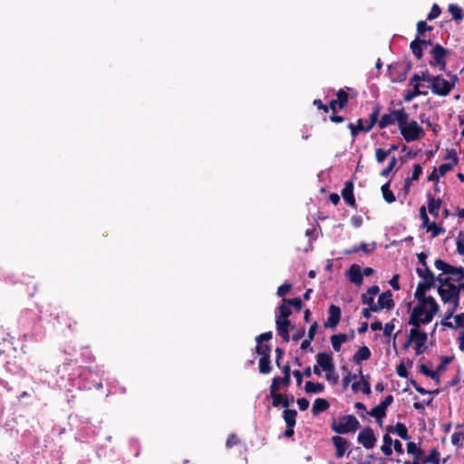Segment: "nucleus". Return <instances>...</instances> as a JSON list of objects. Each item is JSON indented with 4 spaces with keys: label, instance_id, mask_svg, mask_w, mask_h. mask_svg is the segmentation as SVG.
<instances>
[{
    "label": "nucleus",
    "instance_id": "obj_1",
    "mask_svg": "<svg viewBox=\"0 0 464 464\" xmlns=\"http://www.w3.org/2000/svg\"><path fill=\"white\" fill-rule=\"evenodd\" d=\"M436 269L441 271L437 276L439 282L438 293L443 303H452L451 311H457L459 306V294L464 291V268L451 266L441 259L434 262Z\"/></svg>",
    "mask_w": 464,
    "mask_h": 464
},
{
    "label": "nucleus",
    "instance_id": "obj_2",
    "mask_svg": "<svg viewBox=\"0 0 464 464\" xmlns=\"http://www.w3.org/2000/svg\"><path fill=\"white\" fill-rule=\"evenodd\" d=\"M431 287L419 283L414 294L418 301L417 305L412 309L409 324L415 327L430 323L439 311V304L434 297L426 295V292Z\"/></svg>",
    "mask_w": 464,
    "mask_h": 464
},
{
    "label": "nucleus",
    "instance_id": "obj_3",
    "mask_svg": "<svg viewBox=\"0 0 464 464\" xmlns=\"http://www.w3.org/2000/svg\"><path fill=\"white\" fill-rule=\"evenodd\" d=\"M449 79H445L442 75H434L432 82L427 87L431 92L438 96H447L455 87L459 78L456 74L447 72Z\"/></svg>",
    "mask_w": 464,
    "mask_h": 464
},
{
    "label": "nucleus",
    "instance_id": "obj_4",
    "mask_svg": "<svg viewBox=\"0 0 464 464\" xmlns=\"http://www.w3.org/2000/svg\"><path fill=\"white\" fill-rule=\"evenodd\" d=\"M360 428V422L353 415H345L339 419L338 422L334 420L331 429L338 434L354 432Z\"/></svg>",
    "mask_w": 464,
    "mask_h": 464
},
{
    "label": "nucleus",
    "instance_id": "obj_5",
    "mask_svg": "<svg viewBox=\"0 0 464 464\" xmlns=\"http://www.w3.org/2000/svg\"><path fill=\"white\" fill-rule=\"evenodd\" d=\"M401 136L407 142L418 140L424 135L423 128L414 120L404 121L399 129Z\"/></svg>",
    "mask_w": 464,
    "mask_h": 464
},
{
    "label": "nucleus",
    "instance_id": "obj_6",
    "mask_svg": "<svg viewBox=\"0 0 464 464\" xmlns=\"http://www.w3.org/2000/svg\"><path fill=\"white\" fill-rule=\"evenodd\" d=\"M409 119L410 115L404 109L392 110L389 113H385L381 117L378 121V126L380 129H385L388 126L397 123L398 129H400V125L403 124L404 121Z\"/></svg>",
    "mask_w": 464,
    "mask_h": 464
},
{
    "label": "nucleus",
    "instance_id": "obj_7",
    "mask_svg": "<svg viewBox=\"0 0 464 464\" xmlns=\"http://www.w3.org/2000/svg\"><path fill=\"white\" fill-rule=\"evenodd\" d=\"M447 305L441 324L450 329L464 328V312L454 316L456 311H451L453 306L452 303H443Z\"/></svg>",
    "mask_w": 464,
    "mask_h": 464
},
{
    "label": "nucleus",
    "instance_id": "obj_8",
    "mask_svg": "<svg viewBox=\"0 0 464 464\" xmlns=\"http://www.w3.org/2000/svg\"><path fill=\"white\" fill-rule=\"evenodd\" d=\"M449 51L441 46L440 44H436L430 51V54L433 58L432 61L430 62V66H438L440 71H445L446 69V56Z\"/></svg>",
    "mask_w": 464,
    "mask_h": 464
},
{
    "label": "nucleus",
    "instance_id": "obj_9",
    "mask_svg": "<svg viewBox=\"0 0 464 464\" xmlns=\"http://www.w3.org/2000/svg\"><path fill=\"white\" fill-rule=\"evenodd\" d=\"M103 371H102L98 366L92 368H89L88 370L84 371L82 374L83 377L87 379H91L90 385H85L84 388L92 389L96 388L100 389L102 387V376Z\"/></svg>",
    "mask_w": 464,
    "mask_h": 464
},
{
    "label": "nucleus",
    "instance_id": "obj_10",
    "mask_svg": "<svg viewBox=\"0 0 464 464\" xmlns=\"http://www.w3.org/2000/svg\"><path fill=\"white\" fill-rule=\"evenodd\" d=\"M357 440L365 449L370 450L375 446L376 437L371 427L363 428L358 434Z\"/></svg>",
    "mask_w": 464,
    "mask_h": 464
},
{
    "label": "nucleus",
    "instance_id": "obj_11",
    "mask_svg": "<svg viewBox=\"0 0 464 464\" xmlns=\"http://www.w3.org/2000/svg\"><path fill=\"white\" fill-rule=\"evenodd\" d=\"M392 293L391 291H386L379 295L377 304H374L371 307L372 312H378L382 309H392L394 306V302L392 298Z\"/></svg>",
    "mask_w": 464,
    "mask_h": 464
},
{
    "label": "nucleus",
    "instance_id": "obj_12",
    "mask_svg": "<svg viewBox=\"0 0 464 464\" xmlns=\"http://www.w3.org/2000/svg\"><path fill=\"white\" fill-rule=\"evenodd\" d=\"M316 362L325 372H332L334 371L332 353H318L316 354Z\"/></svg>",
    "mask_w": 464,
    "mask_h": 464
},
{
    "label": "nucleus",
    "instance_id": "obj_13",
    "mask_svg": "<svg viewBox=\"0 0 464 464\" xmlns=\"http://www.w3.org/2000/svg\"><path fill=\"white\" fill-rule=\"evenodd\" d=\"M329 316L324 322V327L334 329L341 319V308L335 304H331L328 309Z\"/></svg>",
    "mask_w": 464,
    "mask_h": 464
},
{
    "label": "nucleus",
    "instance_id": "obj_14",
    "mask_svg": "<svg viewBox=\"0 0 464 464\" xmlns=\"http://www.w3.org/2000/svg\"><path fill=\"white\" fill-rule=\"evenodd\" d=\"M416 273L418 276L422 279V281L420 283L426 285L428 287H432L435 281H438L437 277H435L433 272L430 269L429 266L417 267Z\"/></svg>",
    "mask_w": 464,
    "mask_h": 464
},
{
    "label": "nucleus",
    "instance_id": "obj_15",
    "mask_svg": "<svg viewBox=\"0 0 464 464\" xmlns=\"http://www.w3.org/2000/svg\"><path fill=\"white\" fill-rule=\"evenodd\" d=\"M346 276L355 285H361L363 281V276L359 265L353 264L346 271Z\"/></svg>",
    "mask_w": 464,
    "mask_h": 464
},
{
    "label": "nucleus",
    "instance_id": "obj_16",
    "mask_svg": "<svg viewBox=\"0 0 464 464\" xmlns=\"http://www.w3.org/2000/svg\"><path fill=\"white\" fill-rule=\"evenodd\" d=\"M332 441L336 449L335 456L339 459L343 458L347 450L348 440L341 436H334Z\"/></svg>",
    "mask_w": 464,
    "mask_h": 464
},
{
    "label": "nucleus",
    "instance_id": "obj_17",
    "mask_svg": "<svg viewBox=\"0 0 464 464\" xmlns=\"http://www.w3.org/2000/svg\"><path fill=\"white\" fill-rule=\"evenodd\" d=\"M343 200L351 207H355V198L353 196V184L352 181H346L341 192Z\"/></svg>",
    "mask_w": 464,
    "mask_h": 464
},
{
    "label": "nucleus",
    "instance_id": "obj_18",
    "mask_svg": "<svg viewBox=\"0 0 464 464\" xmlns=\"http://www.w3.org/2000/svg\"><path fill=\"white\" fill-rule=\"evenodd\" d=\"M276 329L278 334L285 342H289L290 335L288 332V328L290 327L291 322L290 320H276Z\"/></svg>",
    "mask_w": 464,
    "mask_h": 464
},
{
    "label": "nucleus",
    "instance_id": "obj_19",
    "mask_svg": "<svg viewBox=\"0 0 464 464\" xmlns=\"http://www.w3.org/2000/svg\"><path fill=\"white\" fill-rule=\"evenodd\" d=\"M419 327L413 326L410 332V342L420 343V345H425L427 342V334L424 331L418 329Z\"/></svg>",
    "mask_w": 464,
    "mask_h": 464
},
{
    "label": "nucleus",
    "instance_id": "obj_20",
    "mask_svg": "<svg viewBox=\"0 0 464 464\" xmlns=\"http://www.w3.org/2000/svg\"><path fill=\"white\" fill-rule=\"evenodd\" d=\"M380 287L378 285H372L368 288L367 293L362 294L361 296V301L363 304H367L369 306L374 305L373 296L379 294Z\"/></svg>",
    "mask_w": 464,
    "mask_h": 464
},
{
    "label": "nucleus",
    "instance_id": "obj_21",
    "mask_svg": "<svg viewBox=\"0 0 464 464\" xmlns=\"http://www.w3.org/2000/svg\"><path fill=\"white\" fill-rule=\"evenodd\" d=\"M375 248H376V243L375 242L372 243V247L371 248H369V246H368V245L366 243L362 242L360 245L353 246L350 249L343 250V254L344 255H352V254L357 253L359 251H363L365 254H370L372 251H374Z\"/></svg>",
    "mask_w": 464,
    "mask_h": 464
},
{
    "label": "nucleus",
    "instance_id": "obj_22",
    "mask_svg": "<svg viewBox=\"0 0 464 464\" xmlns=\"http://www.w3.org/2000/svg\"><path fill=\"white\" fill-rule=\"evenodd\" d=\"M352 390L354 392H357L359 391H362V393L369 395L371 393V386L370 382L366 380H364L363 375H362L361 380L358 382H354L352 384Z\"/></svg>",
    "mask_w": 464,
    "mask_h": 464
},
{
    "label": "nucleus",
    "instance_id": "obj_23",
    "mask_svg": "<svg viewBox=\"0 0 464 464\" xmlns=\"http://www.w3.org/2000/svg\"><path fill=\"white\" fill-rule=\"evenodd\" d=\"M330 407V403L326 399L324 398H317L314 401L313 407H312V412L314 416H317L319 413L328 410Z\"/></svg>",
    "mask_w": 464,
    "mask_h": 464
},
{
    "label": "nucleus",
    "instance_id": "obj_24",
    "mask_svg": "<svg viewBox=\"0 0 464 464\" xmlns=\"http://www.w3.org/2000/svg\"><path fill=\"white\" fill-rule=\"evenodd\" d=\"M421 84H413L412 87L413 89L412 90H408L405 92L404 95H403V100L407 102H411L413 99H415L417 96H420V95H427L428 92H424V91H420V88Z\"/></svg>",
    "mask_w": 464,
    "mask_h": 464
},
{
    "label": "nucleus",
    "instance_id": "obj_25",
    "mask_svg": "<svg viewBox=\"0 0 464 464\" xmlns=\"http://www.w3.org/2000/svg\"><path fill=\"white\" fill-rule=\"evenodd\" d=\"M381 105L377 104L373 107L372 111L371 112L369 116V123L364 128V132H369L373 126L379 121L378 118L381 112Z\"/></svg>",
    "mask_w": 464,
    "mask_h": 464
},
{
    "label": "nucleus",
    "instance_id": "obj_26",
    "mask_svg": "<svg viewBox=\"0 0 464 464\" xmlns=\"http://www.w3.org/2000/svg\"><path fill=\"white\" fill-rule=\"evenodd\" d=\"M371 357V351L367 346L360 347L353 356L355 363H360L362 361H366Z\"/></svg>",
    "mask_w": 464,
    "mask_h": 464
},
{
    "label": "nucleus",
    "instance_id": "obj_27",
    "mask_svg": "<svg viewBox=\"0 0 464 464\" xmlns=\"http://www.w3.org/2000/svg\"><path fill=\"white\" fill-rule=\"evenodd\" d=\"M269 396L272 398V406L273 407H279L283 406L285 409H288L289 407V401L288 397L285 396L281 393H275V394H269Z\"/></svg>",
    "mask_w": 464,
    "mask_h": 464
},
{
    "label": "nucleus",
    "instance_id": "obj_28",
    "mask_svg": "<svg viewBox=\"0 0 464 464\" xmlns=\"http://www.w3.org/2000/svg\"><path fill=\"white\" fill-rule=\"evenodd\" d=\"M429 202H428V208L429 212L437 218L439 216V210L441 206V200L440 198L435 199L433 197H431L430 194L428 195Z\"/></svg>",
    "mask_w": 464,
    "mask_h": 464
},
{
    "label": "nucleus",
    "instance_id": "obj_29",
    "mask_svg": "<svg viewBox=\"0 0 464 464\" xmlns=\"http://www.w3.org/2000/svg\"><path fill=\"white\" fill-rule=\"evenodd\" d=\"M348 336L345 334H338L331 336V343L334 350L339 352L343 343L347 342Z\"/></svg>",
    "mask_w": 464,
    "mask_h": 464
},
{
    "label": "nucleus",
    "instance_id": "obj_30",
    "mask_svg": "<svg viewBox=\"0 0 464 464\" xmlns=\"http://www.w3.org/2000/svg\"><path fill=\"white\" fill-rule=\"evenodd\" d=\"M324 390V384L322 382H306L304 391L306 393H321Z\"/></svg>",
    "mask_w": 464,
    "mask_h": 464
},
{
    "label": "nucleus",
    "instance_id": "obj_31",
    "mask_svg": "<svg viewBox=\"0 0 464 464\" xmlns=\"http://www.w3.org/2000/svg\"><path fill=\"white\" fill-rule=\"evenodd\" d=\"M297 411L295 410L285 409L283 418L286 426H295Z\"/></svg>",
    "mask_w": 464,
    "mask_h": 464
},
{
    "label": "nucleus",
    "instance_id": "obj_32",
    "mask_svg": "<svg viewBox=\"0 0 464 464\" xmlns=\"http://www.w3.org/2000/svg\"><path fill=\"white\" fill-rule=\"evenodd\" d=\"M394 441L392 440V437L386 433L383 435V444L381 447V450L382 453L386 456H391L392 454V445Z\"/></svg>",
    "mask_w": 464,
    "mask_h": 464
},
{
    "label": "nucleus",
    "instance_id": "obj_33",
    "mask_svg": "<svg viewBox=\"0 0 464 464\" xmlns=\"http://www.w3.org/2000/svg\"><path fill=\"white\" fill-rule=\"evenodd\" d=\"M368 415L376 419L379 425H382V419L386 416V412L379 406L376 405L371 411H366Z\"/></svg>",
    "mask_w": 464,
    "mask_h": 464
},
{
    "label": "nucleus",
    "instance_id": "obj_34",
    "mask_svg": "<svg viewBox=\"0 0 464 464\" xmlns=\"http://www.w3.org/2000/svg\"><path fill=\"white\" fill-rule=\"evenodd\" d=\"M258 368H259L260 373H263V374L269 373L272 370L270 357H266V356L261 357L259 359Z\"/></svg>",
    "mask_w": 464,
    "mask_h": 464
},
{
    "label": "nucleus",
    "instance_id": "obj_35",
    "mask_svg": "<svg viewBox=\"0 0 464 464\" xmlns=\"http://www.w3.org/2000/svg\"><path fill=\"white\" fill-rule=\"evenodd\" d=\"M382 197L384 198V200L387 202V203H392L395 201V196L393 194V192L390 189V182H386L385 184H383L382 186Z\"/></svg>",
    "mask_w": 464,
    "mask_h": 464
},
{
    "label": "nucleus",
    "instance_id": "obj_36",
    "mask_svg": "<svg viewBox=\"0 0 464 464\" xmlns=\"http://www.w3.org/2000/svg\"><path fill=\"white\" fill-rule=\"evenodd\" d=\"M440 464V452L436 449H432L430 454L425 457L420 464Z\"/></svg>",
    "mask_w": 464,
    "mask_h": 464
},
{
    "label": "nucleus",
    "instance_id": "obj_37",
    "mask_svg": "<svg viewBox=\"0 0 464 464\" xmlns=\"http://www.w3.org/2000/svg\"><path fill=\"white\" fill-rule=\"evenodd\" d=\"M410 48L413 55L418 59H421L423 56V47L419 44V38L411 41Z\"/></svg>",
    "mask_w": 464,
    "mask_h": 464
},
{
    "label": "nucleus",
    "instance_id": "obj_38",
    "mask_svg": "<svg viewBox=\"0 0 464 464\" xmlns=\"http://www.w3.org/2000/svg\"><path fill=\"white\" fill-rule=\"evenodd\" d=\"M287 303H284L278 307L279 314L276 315V320H289L288 317L291 314V309L288 305H286Z\"/></svg>",
    "mask_w": 464,
    "mask_h": 464
},
{
    "label": "nucleus",
    "instance_id": "obj_39",
    "mask_svg": "<svg viewBox=\"0 0 464 464\" xmlns=\"http://www.w3.org/2000/svg\"><path fill=\"white\" fill-rule=\"evenodd\" d=\"M420 372L424 374L425 376H428L431 378L432 380L436 381V382H440V376L438 371H431L430 370L425 364L421 363L420 365Z\"/></svg>",
    "mask_w": 464,
    "mask_h": 464
},
{
    "label": "nucleus",
    "instance_id": "obj_40",
    "mask_svg": "<svg viewBox=\"0 0 464 464\" xmlns=\"http://www.w3.org/2000/svg\"><path fill=\"white\" fill-rule=\"evenodd\" d=\"M394 431L402 440H407L410 439V437L408 435V430H407L406 426L402 423L398 422L394 426Z\"/></svg>",
    "mask_w": 464,
    "mask_h": 464
},
{
    "label": "nucleus",
    "instance_id": "obj_41",
    "mask_svg": "<svg viewBox=\"0 0 464 464\" xmlns=\"http://www.w3.org/2000/svg\"><path fill=\"white\" fill-rule=\"evenodd\" d=\"M433 27L431 25H428L425 21H419L417 24V34L415 39L420 38L427 31H431Z\"/></svg>",
    "mask_w": 464,
    "mask_h": 464
},
{
    "label": "nucleus",
    "instance_id": "obj_42",
    "mask_svg": "<svg viewBox=\"0 0 464 464\" xmlns=\"http://www.w3.org/2000/svg\"><path fill=\"white\" fill-rule=\"evenodd\" d=\"M449 12L450 13L452 18L456 21L461 20L463 18L462 9L457 5H450Z\"/></svg>",
    "mask_w": 464,
    "mask_h": 464
},
{
    "label": "nucleus",
    "instance_id": "obj_43",
    "mask_svg": "<svg viewBox=\"0 0 464 464\" xmlns=\"http://www.w3.org/2000/svg\"><path fill=\"white\" fill-rule=\"evenodd\" d=\"M256 352L257 354L261 355V357H270L271 347L268 344L257 343L256 346Z\"/></svg>",
    "mask_w": 464,
    "mask_h": 464
},
{
    "label": "nucleus",
    "instance_id": "obj_44",
    "mask_svg": "<svg viewBox=\"0 0 464 464\" xmlns=\"http://www.w3.org/2000/svg\"><path fill=\"white\" fill-rule=\"evenodd\" d=\"M337 100H335L338 103L339 109H343L347 105L348 102V95L343 90H339L337 92Z\"/></svg>",
    "mask_w": 464,
    "mask_h": 464
},
{
    "label": "nucleus",
    "instance_id": "obj_45",
    "mask_svg": "<svg viewBox=\"0 0 464 464\" xmlns=\"http://www.w3.org/2000/svg\"><path fill=\"white\" fill-rule=\"evenodd\" d=\"M397 164V159L395 156H392L390 160V162L388 164V166L383 169L382 171H381V175L382 177H387L390 175V173L393 170V169L395 168Z\"/></svg>",
    "mask_w": 464,
    "mask_h": 464
},
{
    "label": "nucleus",
    "instance_id": "obj_46",
    "mask_svg": "<svg viewBox=\"0 0 464 464\" xmlns=\"http://www.w3.org/2000/svg\"><path fill=\"white\" fill-rule=\"evenodd\" d=\"M342 370L347 372V374L343 378V386L345 389L348 387L350 382L356 378V374L350 372L346 366H343Z\"/></svg>",
    "mask_w": 464,
    "mask_h": 464
},
{
    "label": "nucleus",
    "instance_id": "obj_47",
    "mask_svg": "<svg viewBox=\"0 0 464 464\" xmlns=\"http://www.w3.org/2000/svg\"><path fill=\"white\" fill-rule=\"evenodd\" d=\"M464 440V431L454 432L451 435V443L458 448H462L463 444L460 440Z\"/></svg>",
    "mask_w": 464,
    "mask_h": 464
},
{
    "label": "nucleus",
    "instance_id": "obj_48",
    "mask_svg": "<svg viewBox=\"0 0 464 464\" xmlns=\"http://www.w3.org/2000/svg\"><path fill=\"white\" fill-rule=\"evenodd\" d=\"M284 303H287L288 305L293 306L296 311H300L303 307V302L300 298L284 299Z\"/></svg>",
    "mask_w": 464,
    "mask_h": 464
},
{
    "label": "nucleus",
    "instance_id": "obj_49",
    "mask_svg": "<svg viewBox=\"0 0 464 464\" xmlns=\"http://www.w3.org/2000/svg\"><path fill=\"white\" fill-rule=\"evenodd\" d=\"M411 384L414 387V389L420 394L424 395V394H437L439 392L438 390L436 391H428L422 387H420L418 382L414 380H411Z\"/></svg>",
    "mask_w": 464,
    "mask_h": 464
},
{
    "label": "nucleus",
    "instance_id": "obj_50",
    "mask_svg": "<svg viewBox=\"0 0 464 464\" xmlns=\"http://www.w3.org/2000/svg\"><path fill=\"white\" fill-rule=\"evenodd\" d=\"M390 150H384L381 148L377 149L375 151V157L378 163H382L386 158L389 156Z\"/></svg>",
    "mask_w": 464,
    "mask_h": 464
},
{
    "label": "nucleus",
    "instance_id": "obj_51",
    "mask_svg": "<svg viewBox=\"0 0 464 464\" xmlns=\"http://www.w3.org/2000/svg\"><path fill=\"white\" fill-rule=\"evenodd\" d=\"M407 452L411 455H422V450L412 441L407 443Z\"/></svg>",
    "mask_w": 464,
    "mask_h": 464
},
{
    "label": "nucleus",
    "instance_id": "obj_52",
    "mask_svg": "<svg viewBox=\"0 0 464 464\" xmlns=\"http://www.w3.org/2000/svg\"><path fill=\"white\" fill-rule=\"evenodd\" d=\"M281 385L282 384L280 382V377L279 376H275L272 379V383L270 385V392H269V394L278 393L277 392L280 389Z\"/></svg>",
    "mask_w": 464,
    "mask_h": 464
},
{
    "label": "nucleus",
    "instance_id": "obj_53",
    "mask_svg": "<svg viewBox=\"0 0 464 464\" xmlns=\"http://www.w3.org/2000/svg\"><path fill=\"white\" fill-rule=\"evenodd\" d=\"M441 13V10L440 8V6L437 5V4H434L430 11V13L428 14V16H427V20H433V19H436Z\"/></svg>",
    "mask_w": 464,
    "mask_h": 464
},
{
    "label": "nucleus",
    "instance_id": "obj_54",
    "mask_svg": "<svg viewBox=\"0 0 464 464\" xmlns=\"http://www.w3.org/2000/svg\"><path fill=\"white\" fill-rule=\"evenodd\" d=\"M291 288L292 285L290 284L285 283L277 288L276 294L278 296L283 297L290 292Z\"/></svg>",
    "mask_w": 464,
    "mask_h": 464
},
{
    "label": "nucleus",
    "instance_id": "obj_55",
    "mask_svg": "<svg viewBox=\"0 0 464 464\" xmlns=\"http://www.w3.org/2000/svg\"><path fill=\"white\" fill-rule=\"evenodd\" d=\"M445 160H451L453 165H457L459 162L457 152L454 149L448 150L445 156Z\"/></svg>",
    "mask_w": 464,
    "mask_h": 464
},
{
    "label": "nucleus",
    "instance_id": "obj_56",
    "mask_svg": "<svg viewBox=\"0 0 464 464\" xmlns=\"http://www.w3.org/2000/svg\"><path fill=\"white\" fill-rule=\"evenodd\" d=\"M421 173H422V167L420 164H415L413 167L411 178L410 179L411 181L412 182L414 180L419 179Z\"/></svg>",
    "mask_w": 464,
    "mask_h": 464
},
{
    "label": "nucleus",
    "instance_id": "obj_57",
    "mask_svg": "<svg viewBox=\"0 0 464 464\" xmlns=\"http://www.w3.org/2000/svg\"><path fill=\"white\" fill-rule=\"evenodd\" d=\"M453 164L451 163H443L438 169V173L440 176H444L447 172L452 169Z\"/></svg>",
    "mask_w": 464,
    "mask_h": 464
},
{
    "label": "nucleus",
    "instance_id": "obj_58",
    "mask_svg": "<svg viewBox=\"0 0 464 464\" xmlns=\"http://www.w3.org/2000/svg\"><path fill=\"white\" fill-rule=\"evenodd\" d=\"M393 402V396L387 395L378 405L386 412L387 408Z\"/></svg>",
    "mask_w": 464,
    "mask_h": 464
},
{
    "label": "nucleus",
    "instance_id": "obj_59",
    "mask_svg": "<svg viewBox=\"0 0 464 464\" xmlns=\"http://www.w3.org/2000/svg\"><path fill=\"white\" fill-rule=\"evenodd\" d=\"M238 442H239V440L237 439V437L235 434H231L228 436V438L227 440L226 447L227 449H230L233 446L237 445Z\"/></svg>",
    "mask_w": 464,
    "mask_h": 464
},
{
    "label": "nucleus",
    "instance_id": "obj_60",
    "mask_svg": "<svg viewBox=\"0 0 464 464\" xmlns=\"http://www.w3.org/2000/svg\"><path fill=\"white\" fill-rule=\"evenodd\" d=\"M431 402H432V398H430L429 400L424 401L422 402H420V401L414 402L413 407L415 410L422 411V410H424L425 406L430 405Z\"/></svg>",
    "mask_w": 464,
    "mask_h": 464
},
{
    "label": "nucleus",
    "instance_id": "obj_61",
    "mask_svg": "<svg viewBox=\"0 0 464 464\" xmlns=\"http://www.w3.org/2000/svg\"><path fill=\"white\" fill-rule=\"evenodd\" d=\"M273 334L272 332H266L264 334H259L256 336V341L257 343H262L263 341H269L272 339Z\"/></svg>",
    "mask_w": 464,
    "mask_h": 464
},
{
    "label": "nucleus",
    "instance_id": "obj_62",
    "mask_svg": "<svg viewBox=\"0 0 464 464\" xmlns=\"http://www.w3.org/2000/svg\"><path fill=\"white\" fill-rule=\"evenodd\" d=\"M420 218L422 219L423 221V226L428 227V226H430V219H429V217L426 213V208L425 207H421L420 208Z\"/></svg>",
    "mask_w": 464,
    "mask_h": 464
},
{
    "label": "nucleus",
    "instance_id": "obj_63",
    "mask_svg": "<svg viewBox=\"0 0 464 464\" xmlns=\"http://www.w3.org/2000/svg\"><path fill=\"white\" fill-rule=\"evenodd\" d=\"M419 74L420 80L422 82H428V84H430V82H432V77H434V75H431L427 70L420 72Z\"/></svg>",
    "mask_w": 464,
    "mask_h": 464
},
{
    "label": "nucleus",
    "instance_id": "obj_64",
    "mask_svg": "<svg viewBox=\"0 0 464 464\" xmlns=\"http://www.w3.org/2000/svg\"><path fill=\"white\" fill-rule=\"evenodd\" d=\"M427 229L432 232L433 237H438L442 232V229L437 227L436 223L434 222L428 226Z\"/></svg>",
    "mask_w": 464,
    "mask_h": 464
}]
</instances>
